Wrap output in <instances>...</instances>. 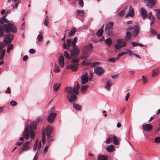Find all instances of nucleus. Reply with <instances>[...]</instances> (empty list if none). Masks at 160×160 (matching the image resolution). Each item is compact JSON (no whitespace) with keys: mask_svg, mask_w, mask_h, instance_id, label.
I'll return each instance as SVG.
<instances>
[{"mask_svg":"<svg viewBox=\"0 0 160 160\" xmlns=\"http://www.w3.org/2000/svg\"><path fill=\"white\" fill-rule=\"evenodd\" d=\"M71 42V40L69 39H67L66 41L67 44L65 43H63V46L64 48L65 49H67V47H68L70 45Z\"/></svg>","mask_w":160,"mask_h":160,"instance_id":"obj_29","label":"nucleus"},{"mask_svg":"<svg viewBox=\"0 0 160 160\" xmlns=\"http://www.w3.org/2000/svg\"><path fill=\"white\" fill-rule=\"evenodd\" d=\"M79 88V85L77 83V87H75L73 89L70 87H67L65 88L64 92L68 93L67 98L70 102H74L77 99V97L76 95L78 94V89Z\"/></svg>","mask_w":160,"mask_h":160,"instance_id":"obj_2","label":"nucleus"},{"mask_svg":"<svg viewBox=\"0 0 160 160\" xmlns=\"http://www.w3.org/2000/svg\"><path fill=\"white\" fill-rule=\"evenodd\" d=\"M73 107L75 109L78 110H80L81 109V107L79 104L76 103H74L73 105Z\"/></svg>","mask_w":160,"mask_h":160,"instance_id":"obj_36","label":"nucleus"},{"mask_svg":"<svg viewBox=\"0 0 160 160\" xmlns=\"http://www.w3.org/2000/svg\"><path fill=\"white\" fill-rule=\"evenodd\" d=\"M28 57L27 55H25L24 56L23 58V60L24 61H26L28 59Z\"/></svg>","mask_w":160,"mask_h":160,"instance_id":"obj_64","label":"nucleus"},{"mask_svg":"<svg viewBox=\"0 0 160 160\" xmlns=\"http://www.w3.org/2000/svg\"><path fill=\"white\" fill-rule=\"evenodd\" d=\"M54 71L55 72H58L60 71V69L59 67L57 65L55 64Z\"/></svg>","mask_w":160,"mask_h":160,"instance_id":"obj_42","label":"nucleus"},{"mask_svg":"<svg viewBox=\"0 0 160 160\" xmlns=\"http://www.w3.org/2000/svg\"><path fill=\"white\" fill-rule=\"evenodd\" d=\"M38 139H37L35 142L34 143L33 147V149L34 150H37L38 148Z\"/></svg>","mask_w":160,"mask_h":160,"instance_id":"obj_45","label":"nucleus"},{"mask_svg":"<svg viewBox=\"0 0 160 160\" xmlns=\"http://www.w3.org/2000/svg\"><path fill=\"white\" fill-rule=\"evenodd\" d=\"M48 147H49V146L47 145V146H46L45 148H44V150H43V152H44V153H46L48 150Z\"/></svg>","mask_w":160,"mask_h":160,"instance_id":"obj_57","label":"nucleus"},{"mask_svg":"<svg viewBox=\"0 0 160 160\" xmlns=\"http://www.w3.org/2000/svg\"><path fill=\"white\" fill-rule=\"evenodd\" d=\"M154 11H157L156 13V16L157 18L160 20V10H158V9H154Z\"/></svg>","mask_w":160,"mask_h":160,"instance_id":"obj_47","label":"nucleus"},{"mask_svg":"<svg viewBox=\"0 0 160 160\" xmlns=\"http://www.w3.org/2000/svg\"><path fill=\"white\" fill-rule=\"evenodd\" d=\"M9 21L6 18V15L3 16L2 17L0 18V23L1 24H3L4 23H7Z\"/></svg>","mask_w":160,"mask_h":160,"instance_id":"obj_22","label":"nucleus"},{"mask_svg":"<svg viewBox=\"0 0 160 160\" xmlns=\"http://www.w3.org/2000/svg\"><path fill=\"white\" fill-rule=\"evenodd\" d=\"M14 2H15V4L14 5H12V6L13 9H17L18 8L19 4L20 3V2L19 1H17Z\"/></svg>","mask_w":160,"mask_h":160,"instance_id":"obj_38","label":"nucleus"},{"mask_svg":"<svg viewBox=\"0 0 160 160\" xmlns=\"http://www.w3.org/2000/svg\"><path fill=\"white\" fill-rule=\"evenodd\" d=\"M118 76L119 74H117L115 75H112L111 76V77L113 79H114L118 78Z\"/></svg>","mask_w":160,"mask_h":160,"instance_id":"obj_60","label":"nucleus"},{"mask_svg":"<svg viewBox=\"0 0 160 160\" xmlns=\"http://www.w3.org/2000/svg\"><path fill=\"white\" fill-rule=\"evenodd\" d=\"M46 129L47 135H50L53 128L50 125H48L46 127Z\"/></svg>","mask_w":160,"mask_h":160,"instance_id":"obj_21","label":"nucleus"},{"mask_svg":"<svg viewBox=\"0 0 160 160\" xmlns=\"http://www.w3.org/2000/svg\"><path fill=\"white\" fill-rule=\"evenodd\" d=\"M52 140V139L50 137V135H47V141L50 142Z\"/></svg>","mask_w":160,"mask_h":160,"instance_id":"obj_54","label":"nucleus"},{"mask_svg":"<svg viewBox=\"0 0 160 160\" xmlns=\"http://www.w3.org/2000/svg\"><path fill=\"white\" fill-rule=\"evenodd\" d=\"M112 84V82L108 80L107 82L106 85L105 86V88L108 90H110L111 88V86Z\"/></svg>","mask_w":160,"mask_h":160,"instance_id":"obj_26","label":"nucleus"},{"mask_svg":"<svg viewBox=\"0 0 160 160\" xmlns=\"http://www.w3.org/2000/svg\"><path fill=\"white\" fill-rule=\"evenodd\" d=\"M82 83L84 84L87 83L88 81V74L86 72L83 74L81 77Z\"/></svg>","mask_w":160,"mask_h":160,"instance_id":"obj_12","label":"nucleus"},{"mask_svg":"<svg viewBox=\"0 0 160 160\" xmlns=\"http://www.w3.org/2000/svg\"><path fill=\"white\" fill-rule=\"evenodd\" d=\"M57 116V113H56L52 112L49 114L48 118V121L50 123H52L54 120V119Z\"/></svg>","mask_w":160,"mask_h":160,"instance_id":"obj_10","label":"nucleus"},{"mask_svg":"<svg viewBox=\"0 0 160 160\" xmlns=\"http://www.w3.org/2000/svg\"><path fill=\"white\" fill-rule=\"evenodd\" d=\"M103 30L100 29H99L96 33V35L98 37H101L102 36Z\"/></svg>","mask_w":160,"mask_h":160,"instance_id":"obj_37","label":"nucleus"},{"mask_svg":"<svg viewBox=\"0 0 160 160\" xmlns=\"http://www.w3.org/2000/svg\"><path fill=\"white\" fill-rule=\"evenodd\" d=\"M32 140L26 142L24 143L23 145V147L22 148L21 151L28 150L30 148V146L29 145V144L32 141Z\"/></svg>","mask_w":160,"mask_h":160,"instance_id":"obj_11","label":"nucleus"},{"mask_svg":"<svg viewBox=\"0 0 160 160\" xmlns=\"http://www.w3.org/2000/svg\"><path fill=\"white\" fill-rule=\"evenodd\" d=\"M126 52V54H128L130 56H131L134 54L131 51L129 50H127Z\"/></svg>","mask_w":160,"mask_h":160,"instance_id":"obj_52","label":"nucleus"},{"mask_svg":"<svg viewBox=\"0 0 160 160\" xmlns=\"http://www.w3.org/2000/svg\"><path fill=\"white\" fill-rule=\"evenodd\" d=\"M77 18L80 19H82L83 18V17L84 15V12L81 10H78L77 11Z\"/></svg>","mask_w":160,"mask_h":160,"instance_id":"obj_18","label":"nucleus"},{"mask_svg":"<svg viewBox=\"0 0 160 160\" xmlns=\"http://www.w3.org/2000/svg\"><path fill=\"white\" fill-rule=\"evenodd\" d=\"M126 37L125 39L126 40H130L131 38V33L129 32H126Z\"/></svg>","mask_w":160,"mask_h":160,"instance_id":"obj_33","label":"nucleus"},{"mask_svg":"<svg viewBox=\"0 0 160 160\" xmlns=\"http://www.w3.org/2000/svg\"><path fill=\"white\" fill-rule=\"evenodd\" d=\"M113 25V22H111L107 24L105 28V31L106 32L110 34L111 31V28Z\"/></svg>","mask_w":160,"mask_h":160,"instance_id":"obj_13","label":"nucleus"},{"mask_svg":"<svg viewBox=\"0 0 160 160\" xmlns=\"http://www.w3.org/2000/svg\"><path fill=\"white\" fill-rule=\"evenodd\" d=\"M4 29L5 32L8 34L11 32L13 33H15L17 32V28L13 22L4 24Z\"/></svg>","mask_w":160,"mask_h":160,"instance_id":"obj_5","label":"nucleus"},{"mask_svg":"<svg viewBox=\"0 0 160 160\" xmlns=\"http://www.w3.org/2000/svg\"><path fill=\"white\" fill-rule=\"evenodd\" d=\"M90 64V63L89 62H86L85 60H83L82 63L81 64L82 65H85L86 66H89Z\"/></svg>","mask_w":160,"mask_h":160,"instance_id":"obj_50","label":"nucleus"},{"mask_svg":"<svg viewBox=\"0 0 160 160\" xmlns=\"http://www.w3.org/2000/svg\"><path fill=\"white\" fill-rule=\"evenodd\" d=\"M11 92L9 87H8L7 88V90L5 91V93H10Z\"/></svg>","mask_w":160,"mask_h":160,"instance_id":"obj_63","label":"nucleus"},{"mask_svg":"<svg viewBox=\"0 0 160 160\" xmlns=\"http://www.w3.org/2000/svg\"><path fill=\"white\" fill-rule=\"evenodd\" d=\"M142 128L144 131H150L152 129V126L149 124L144 123L142 125Z\"/></svg>","mask_w":160,"mask_h":160,"instance_id":"obj_16","label":"nucleus"},{"mask_svg":"<svg viewBox=\"0 0 160 160\" xmlns=\"http://www.w3.org/2000/svg\"><path fill=\"white\" fill-rule=\"evenodd\" d=\"M72 47L73 49L71 51L72 54V56H74V55H78L80 52V49L78 48V47Z\"/></svg>","mask_w":160,"mask_h":160,"instance_id":"obj_14","label":"nucleus"},{"mask_svg":"<svg viewBox=\"0 0 160 160\" xmlns=\"http://www.w3.org/2000/svg\"><path fill=\"white\" fill-rule=\"evenodd\" d=\"M128 31H132V33L134 36H135L138 35L140 28L138 26L135 25L133 27H130L127 29Z\"/></svg>","mask_w":160,"mask_h":160,"instance_id":"obj_6","label":"nucleus"},{"mask_svg":"<svg viewBox=\"0 0 160 160\" xmlns=\"http://www.w3.org/2000/svg\"><path fill=\"white\" fill-rule=\"evenodd\" d=\"M13 47L12 44H10L8 45L7 49V52L8 53H9L10 51L12 49Z\"/></svg>","mask_w":160,"mask_h":160,"instance_id":"obj_44","label":"nucleus"},{"mask_svg":"<svg viewBox=\"0 0 160 160\" xmlns=\"http://www.w3.org/2000/svg\"><path fill=\"white\" fill-rule=\"evenodd\" d=\"M44 24L46 26H47L48 24V18L47 16L46 17L44 22Z\"/></svg>","mask_w":160,"mask_h":160,"instance_id":"obj_53","label":"nucleus"},{"mask_svg":"<svg viewBox=\"0 0 160 160\" xmlns=\"http://www.w3.org/2000/svg\"><path fill=\"white\" fill-rule=\"evenodd\" d=\"M42 120L41 118L39 117L36 119V121H33V122L30 124L29 128L28 125H26L25 129L23 132L22 136L25 139H27L28 138L30 135L31 138L33 139L35 136V134L33 130L36 129L37 123Z\"/></svg>","mask_w":160,"mask_h":160,"instance_id":"obj_1","label":"nucleus"},{"mask_svg":"<svg viewBox=\"0 0 160 160\" xmlns=\"http://www.w3.org/2000/svg\"><path fill=\"white\" fill-rule=\"evenodd\" d=\"M147 2V6L149 8H152L156 4V0H145Z\"/></svg>","mask_w":160,"mask_h":160,"instance_id":"obj_17","label":"nucleus"},{"mask_svg":"<svg viewBox=\"0 0 160 160\" xmlns=\"http://www.w3.org/2000/svg\"><path fill=\"white\" fill-rule=\"evenodd\" d=\"M13 38V35L12 34L5 35L4 36V43L3 42L0 43V60L3 61V58L4 56L6 50L3 49L5 46V44L10 43L12 41Z\"/></svg>","mask_w":160,"mask_h":160,"instance_id":"obj_3","label":"nucleus"},{"mask_svg":"<svg viewBox=\"0 0 160 160\" xmlns=\"http://www.w3.org/2000/svg\"><path fill=\"white\" fill-rule=\"evenodd\" d=\"M60 86L61 84L59 83H57L54 84L53 87V89L55 91H58L60 88Z\"/></svg>","mask_w":160,"mask_h":160,"instance_id":"obj_27","label":"nucleus"},{"mask_svg":"<svg viewBox=\"0 0 160 160\" xmlns=\"http://www.w3.org/2000/svg\"><path fill=\"white\" fill-rule=\"evenodd\" d=\"M142 80H143V82L144 84H145L147 82V80L146 78L144 76H142Z\"/></svg>","mask_w":160,"mask_h":160,"instance_id":"obj_58","label":"nucleus"},{"mask_svg":"<svg viewBox=\"0 0 160 160\" xmlns=\"http://www.w3.org/2000/svg\"><path fill=\"white\" fill-rule=\"evenodd\" d=\"M112 139L113 140V142L115 145H118L119 143L118 139V138L115 136H114L112 137Z\"/></svg>","mask_w":160,"mask_h":160,"instance_id":"obj_32","label":"nucleus"},{"mask_svg":"<svg viewBox=\"0 0 160 160\" xmlns=\"http://www.w3.org/2000/svg\"><path fill=\"white\" fill-rule=\"evenodd\" d=\"M78 63H72V64H71L70 65H67L66 66V68L70 69L73 71H75L78 70Z\"/></svg>","mask_w":160,"mask_h":160,"instance_id":"obj_9","label":"nucleus"},{"mask_svg":"<svg viewBox=\"0 0 160 160\" xmlns=\"http://www.w3.org/2000/svg\"><path fill=\"white\" fill-rule=\"evenodd\" d=\"M3 28L4 26L0 25V37H2L4 36Z\"/></svg>","mask_w":160,"mask_h":160,"instance_id":"obj_34","label":"nucleus"},{"mask_svg":"<svg viewBox=\"0 0 160 160\" xmlns=\"http://www.w3.org/2000/svg\"><path fill=\"white\" fill-rule=\"evenodd\" d=\"M107 150L109 152H111L114 151L115 148L114 146L111 144L107 147Z\"/></svg>","mask_w":160,"mask_h":160,"instance_id":"obj_24","label":"nucleus"},{"mask_svg":"<svg viewBox=\"0 0 160 160\" xmlns=\"http://www.w3.org/2000/svg\"><path fill=\"white\" fill-rule=\"evenodd\" d=\"M64 55L69 60H71V58H72V54H71L70 56H69L68 53L66 51L64 52Z\"/></svg>","mask_w":160,"mask_h":160,"instance_id":"obj_31","label":"nucleus"},{"mask_svg":"<svg viewBox=\"0 0 160 160\" xmlns=\"http://www.w3.org/2000/svg\"><path fill=\"white\" fill-rule=\"evenodd\" d=\"M36 52L35 50L33 49H31L29 50V52L31 54H34Z\"/></svg>","mask_w":160,"mask_h":160,"instance_id":"obj_59","label":"nucleus"},{"mask_svg":"<svg viewBox=\"0 0 160 160\" xmlns=\"http://www.w3.org/2000/svg\"><path fill=\"white\" fill-rule=\"evenodd\" d=\"M118 58H110L108 60V61H109L111 62H114L118 60Z\"/></svg>","mask_w":160,"mask_h":160,"instance_id":"obj_39","label":"nucleus"},{"mask_svg":"<svg viewBox=\"0 0 160 160\" xmlns=\"http://www.w3.org/2000/svg\"><path fill=\"white\" fill-rule=\"evenodd\" d=\"M117 43L115 45V48L116 49H119L126 45V42L123 39H118L117 40Z\"/></svg>","mask_w":160,"mask_h":160,"instance_id":"obj_7","label":"nucleus"},{"mask_svg":"<svg viewBox=\"0 0 160 160\" xmlns=\"http://www.w3.org/2000/svg\"><path fill=\"white\" fill-rule=\"evenodd\" d=\"M38 152L37 151L36 154H35L33 160H38Z\"/></svg>","mask_w":160,"mask_h":160,"instance_id":"obj_56","label":"nucleus"},{"mask_svg":"<svg viewBox=\"0 0 160 160\" xmlns=\"http://www.w3.org/2000/svg\"><path fill=\"white\" fill-rule=\"evenodd\" d=\"M72 61L71 62V63H78V62L79 61V59L78 58H73L72 57Z\"/></svg>","mask_w":160,"mask_h":160,"instance_id":"obj_41","label":"nucleus"},{"mask_svg":"<svg viewBox=\"0 0 160 160\" xmlns=\"http://www.w3.org/2000/svg\"><path fill=\"white\" fill-rule=\"evenodd\" d=\"M134 15V12L133 9L132 8L131 6L129 7V12L127 13L125 16V18H127L128 17H133Z\"/></svg>","mask_w":160,"mask_h":160,"instance_id":"obj_15","label":"nucleus"},{"mask_svg":"<svg viewBox=\"0 0 160 160\" xmlns=\"http://www.w3.org/2000/svg\"><path fill=\"white\" fill-rule=\"evenodd\" d=\"M88 87V86H82L81 88V92L82 93H85Z\"/></svg>","mask_w":160,"mask_h":160,"instance_id":"obj_28","label":"nucleus"},{"mask_svg":"<svg viewBox=\"0 0 160 160\" xmlns=\"http://www.w3.org/2000/svg\"><path fill=\"white\" fill-rule=\"evenodd\" d=\"M125 12V9L121 10L118 14V15L120 17H122L124 15Z\"/></svg>","mask_w":160,"mask_h":160,"instance_id":"obj_48","label":"nucleus"},{"mask_svg":"<svg viewBox=\"0 0 160 160\" xmlns=\"http://www.w3.org/2000/svg\"><path fill=\"white\" fill-rule=\"evenodd\" d=\"M58 62L59 65L61 67H63L64 64V59L63 56L61 55L58 59Z\"/></svg>","mask_w":160,"mask_h":160,"instance_id":"obj_19","label":"nucleus"},{"mask_svg":"<svg viewBox=\"0 0 160 160\" xmlns=\"http://www.w3.org/2000/svg\"><path fill=\"white\" fill-rule=\"evenodd\" d=\"M132 44L133 46H138V43L135 42H132Z\"/></svg>","mask_w":160,"mask_h":160,"instance_id":"obj_62","label":"nucleus"},{"mask_svg":"<svg viewBox=\"0 0 160 160\" xmlns=\"http://www.w3.org/2000/svg\"><path fill=\"white\" fill-rule=\"evenodd\" d=\"M106 43L108 45H111L112 43V41L110 38H107L105 40Z\"/></svg>","mask_w":160,"mask_h":160,"instance_id":"obj_43","label":"nucleus"},{"mask_svg":"<svg viewBox=\"0 0 160 160\" xmlns=\"http://www.w3.org/2000/svg\"><path fill=\"white\" fill-rule=\"evenodd\" d=\"M78 40V38L76 37H75L72 42V47L76 46L75 44L77 42Z\"/></svg>","mask_w":160,"mask_h":160,"instance_id":"obj_46","label":"nucleus"},{"mask_svg":"<svg viewBox=\"0 0 160 160\" xmlns=\"http://www.w3.org/2000/svg\"><path fill=\"white\" fill-rule=\"evenodd\" d=\"M158 72V68H156L152 70V76L153 77H155L157 76Z\"/></svg>","mask_w":160,"mask_h":160,"instance_id":"obj_40","label":"nucleus"},{"mask_svg":"<svg viewBox=\"0 0 160 160\" xmlns=\"http://www.w3.org/2000/svg\"><path fill=\"white\" fill-rule=\"evenodd\" d=\"M126 54V52H121V53H119L117 55V57L118 58V59H119V58L122 56V55Z\"/></svg>","mask_w":160,"mask_h":160,"instance_id":"obj_49","label":"nucleus"},{"mask_svg":"<svg viewBox=\"0 0 160 160\" xmlns=\"http://www.w3.org/2000/svg\"><path fill=\"white\" fill-rule=\"evenodd\" d=\"M77 31V30L76 29V28H73L70 32L68 34V36L69 37H71V36H72L75 33V32Z\"/></svg>","mask_w":160,"mask_h":160,"instance_id":"obj_30","label":"nucleus"},{"mask_svg":"<svg viewBox=\"0 0 160 160\" xmlns=\"http://www.w3.org/2000/svg\"><path fill=\"white\" fill-rule=\"evenodd\" d=\"M93 48V46L91 44H89L85 46L82 51V56H81L82 59H85L87 60V58L90 55L91 52Z\"/></svg>","mask_w":160,"mask_h":160,"instance_id":"obj_4","label":"nucleus"},{"mask_svg":"<svg viewBox=\"0 0 160 160\" xmlns=\"http://www.w3.org/2000/svg\"><path fill=\"white\" fill-rule=\"evenodd\" d=\"M141 13L143 19H144L146 17H148V16L147 15V12L144 8H141Z\"/></svg>","mask_w":160,"mask_h":160,"instance_id":"obj_20","label":"nucleus"},{"mask_svg":"<svg viewBox=\"0 0 160 160\" xmlns=\"http://www.w3.org/2000/svg\"><path fill=\"white\" fill-rule=\"evenodd\" d=\"M39 34L38 36L37 39L38 41L41 42L42 41L43 38V33L41 32H39Z\"/></svg>","mask_w":160,"mask_h":160,"instance_id":"obj_23","label":"nucleus"},{"mask_svg":"<svg viewBox=\"0 0 160 160\" xmlns=\"http://www.w3.org/2000/svg\"><path fill=\"white\" fill-rule=\"evenodd\" d=\"M38 152L40 150V149L41 147V141H40L39 142V143L38 145Z\"/></svg>","mask_w":160,"mask_h":160,"instance_id":"obj_61","label":"nucleus"},{"mask_svg":"<svg viewBox=\"0 0 160 160\" xmlns=\"http://www.w3.org/2000/svg\"><path fill=\"white\" fill-rule=\"evenodd\" d=\"M149 15L148 17V18L151 20L150 24H152L154 22V17L152 15V12H150L149 14Z\"/></svg>","mask_w":160,"mask_h":160,"instance_id":"obj_25","label":"nucleus"},{"mask_svg":"<svg viewBox=\"0 0 160 160\" xmlns=\"http://www.w3.org/2000/svg\"><path fill=\"white\" fill-rule=\"evenodd\" d=\"M155 142L156 143H159L160 142V137H156L154 140Z\"/></svg>","mask_w":160,"mask_h":160,"instance_id":"obj_55","label":"nucleus"},{"mask_svg":"<svg viewBox=\"0 0 160 160\" xmlns=\"http://www.w3.org/2000/svg\"><path fill=\"white\" fill-rule=\"evenodd\" d=\"M105 70L100 66H97L94 69V72L98 76H100L104 73Z\"/></svg>","mask_w":160,"mask_h":160,"instance_id":"obj_8","label":"nucleus"},{"mask_svg":"<svg viewBox=\"0 0 160 160\" xmlns=\"http://www.w3.org/2000/svg\"><path fill=\"white\" fill-rule=\"evenodd\" d=\"M108 157L106 156L100 155L98 157V160H108Z\"/></svg>","mask_w":160,"mask_h":160,"instance_id":"obj_35","label":"nucleus"},{"mask_svg":"<svg viewBox=\"0 0 160 160\" xmlns=\"http://www.w3.org/2000/svg\"><path fill=\"white\" fill-rule=\"evenodd\" d=\"M10 104L12 106H14L17 105V103L16 102L14 101L13 100H12L10 102Z\"/></svg>","mask_w":160,"mask_h":160,"instance_id":"obj_51","label":"nucleus"}]
</instances>
